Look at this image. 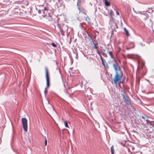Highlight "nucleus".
Masks as SVG:
<instances>
[{
    "instance_id": "obj_33",
    "label": "nucleus",
    "mask_w": 154,
    "mask_h": 154,
    "mask_svg": "<svg viewBox=\"0 0 154 154\" xmlns=\"http://www.w3.org/2000/svg\"><path fill=\"white\" fill-rule=\"evenodd\" d=\"M136 130H137V131H138V129H137V128H136Z\"/></svg>"
},
{
    "instance_id": "obj_14",
    "label": "nucleus",
    "mask_w": 154,
    "mask_h": 154,
    "mask_svg": "<svg viewBox=\"0 0 154 154\" xmlns=\"http://www.w3.org/2000/svg\"><path fill=\"white\" fill-rule=\"evenodd\" d=\"M93 48L95 49L97 53H98L99 52V50L98 49V47H97L95 44H94V45H93Z\"/></svg>"
},
{
    "instance_id": "obj_32",
    "label": "nucleus",
    "mask_w": 154,
    "mask_h": 154,
    "mask_svg": "<svg viewBox=\"0 0 154 154\" xmlns=\"http://www.w3.org/2000/svg\"><path fill=\"white\" fill-rule=\"evenodd\" d=\"M120 143L122 144V145H123V143Z\"/></svg>"
},
{
    "instance_id": "obj_8",
    "label": "nucleus",
    "mask_w": 154,
    "mask_h": 154,
    "mask_svg": "<svg viewBox=\"0 0 154 154\" xmlns=\"http://www.w3.org/2000/svg\"><path fill=\"white\" fill-rule=\"evenodd\" d=\"M46 7L44 6L43 5H37V6H36V9L38 11V13L41 14L42 13V12L44 10V8H45Z\"/></svg>"
},
{
    "instance_id": "obj_5",
    "label": "nucleus",
    "mask_w": 154,
    "mask_h": 154,
    "mask_svg": "<svg viewBox=\"0 0 154 154\" xmlns=\"http://www.w3.org/2000/svg\"><path fill=\"white\" fill-rule=\"evenodd\" d=\"M46 73V78L47 82V87L45 88L44 92L45 94H47V88L49 87L50 85L49 78V77L48 70L47 67L45 68Z\"/></svg>"
},
{
    "instance_id": "obj_1",
    "label": "nucleus",
    "mask_w": 154,
    "mask_h": 154,
    "mask_svg": "<svg viewBox=\"0 0 154 154\" xmlns=\"http://www.w3.org/2000/svg\"><path fill=\"white\" fill-rule=\"evenodd\" d=\"M114 60L116 61V63L113 64V66L116 71V74L115 76L114 81V83L116 84L121 81L122 73L121 70V68L119 65L118 64L116 61L115 59Z\"/></svg>"
},
{
    "instance_id": "obj_24",
    "label": "nucleus",
    "mask_w": 154,
    "mask_h": 154,
    "mask_svg": "<svg viewBox=\"0 0 154 154\" xmlns=\"http://www.w3.org/2000/svg\"><path fill=\"white\" fill-rule=\"evenodd\" d=\"M91 45H92V46L94 45V44H95V43L93 42L92 40L91 41Z\"/></svg>"
},
{
    "instance_id": "obj_31",
    "label": "nucleus",
    "mask_w": 154,
    "mask_h": 154,
    "mask_svg": "<svg viewBox=\"0 0 154 154\" xmlns=\"http://www.w3.org/2000/svg\"><path fill=\"white\" fill-rule=\"evenodd\" d=\"M147 130H148V131H149L150 132H151V131H150L149 129H147Z\"/></svg>"
},
{
    "instance_id": "obj_19",
    "label": "nucleus",
    "mask_w": 154,
    "mask_h": 154,
    "mask_svg": "<svg viewBox=\"0 0 154 154\" xmlns=\"http://www.w3.org/2000/svg\"><path fill=\"white\" fill-rule=\"evenodd\" d=\"M105 67H106L107 68H109L107 64L106 63H104V64L103 65Z\"/></svg>"
},
{
    "instance_id": "obj_20",
    "label": "nucleus",
    "mask_w": 154,
    "mask_h": 154,
    "mask_svg": "<svg viewBox=\"0 0 154 154\" xmlns=\"http://www.w3.org/2000/svg\"><path fill=\"white\" fill-rule=\"evenodd\" d=\"M81 2V0H77V5H80Z\"/></svg>"
},
{
    "instance_id": "obj_17",
    "label": "nucleus",
    "mask_w": 154,
    "mask_h": 154,
    "mask_svg": "<svg viewBox=\"0 0 154 154\" xmlns=\"http://www.w3.org/2000/svg\"><path fill=\"white\" fill-rule=\"evenodd\" d=\"M100 57L101 58V60L102 62L103 65L105 63V60L104 59H102V57L100 56Z\"/></svg>"
},
{
    "instance_id": "obj_29",
    "label": "nucleus",
    "mask_w": 154,
    "mask_h": 154,
    "mask_svg": "<svg viewBox=\"0 0 154 154\" xmlns=\"http://www.w3.org/2000/svg\"><path fill=\"white\" fill-rule=\"evenodd\" d=\"M50 0V1L51 2L52 1H53V2H54L55 0Z\"/></svg>"
},
{
    "instance_id": "obj_9",
    "label": "nucleus",
    "mask_w": 154,
    "mask_h": 154,
    "mask_svg": "<svg viewBox=\"0 0 154 154\" xmlns=\"http://www.w3.org/2000/svg\"><path fill=\"white\" fill-rule=\"evenodd\" d=\"M86 40H88L89 41H91L92 40L91 36L89 35H88V36H86L85 37Z\"/></svg>"
},
{
    "instance_id": "obj_13",
    "label": "nucleus",
    "mask_w": 154,
    "mask_h": 154,
    "mask_svg": "<svg viewBox=\"0 0 154 154\" xmlns=\"http://www.w3.org/2000/svg\"><path fill=\"white\" fill-rule=\"evenodd\" d=\"M111 150L112 154H114V146H112L111 147Z\"/></svg>"
},
{
    "instance_id": "obj_18",
    "label": "nucleus",
    "mask_w": 154,
    "mask_h": 154,
    "mask_svg": "<svg viewBox=\"0 0 154 154\" xmlns=\"http://www.w3.org/2000/svg\"><path fill=\"white\" fill-rule=\"evenodd\" d=\"M64 125H65V127H66L69 128V127L68 125V124H67V122L66 121H64Z\"/></svg>"
},
{
    "instance_id": "obj_7",
    "label": "nucleus",
    "mask_w": 154,
    "mask_h": 154,
    "mask_svg": "<svg viewBox=\"0 0 154 154\" xmlns=\"http://www.w3.org/2000/svg\"><path fill=\"white\" fill-rule=\"evenodd\" d=\"M21 121L24 130L26 131H27V120L25 118H22Z\"/></svg>"
},
{
    "instance_id": "obj_12",
    "label": "nucleus",
    "mask_w": 154,
    "mask_h": 154,
    "mask_svg": "<svg viewBox=\"0 0 154 154\" xmlns=\"http://www.w3.org/2000/svg\"><path fill=\"white\" fill-rule=\"evenodd\" d=\"M124 102H126L128 105H130L131 104L130 102L128 100L127 98L124 100Z\"/></svg>"
},
{
    "instance_id": "obj_23",
    "label": "nucleus",
    "mask_w": 154,
    "mask_h": 154,
    "mask_svg": "<svg viewBox=\"0 0 154 154\" xmlns=\"http://www.w3.org/2000/svg\"><path fill=\"white\" fill-rule=\"evenodd\" d=\"M86 20L88 22L89 21V20H90V18L88 16H87L86 17Z\"/></svg>"
},
{
    "instance_id": "obj_11",
    "label": "nucleus",
    "mask_w": 154,
    "mask_h": 154,
    "mask_svg": "<svg viewBox=\"0 0 154 154\" xmlns=\"http://www.w3.org/2000/svg\"><path fill=\"white\" fill-rule=\"evenodd\" d=\"M107 53L109 54L111 58H113L112 56V51H110L109 50H108L107 51Z\"/></svg>"
},
{
    "instance_id": "obj_4",
    "label": "nucleus",
    "mask_w": 154,
    "mask_h": 154,
    "mask_svg": "<svg viewBox=\"0 0 154 154\" xmlns=\"http://www.w3.org/2000/svg\"><path fill=\"white\" fill-rule=\"evenodd\" d=\"M57 26L60 29V31L62 35H64V33L66 32L68 33V26L65 25L60 24L59 23L57 24Z\"/></svg>"
},
{
    "instance_id": "obj_34",
    "label": "nucleus",
    "mask_w": 154,
    "mask_h": 154,
    "mask_svg": "<svg viewBox=\"0 0 154 154\" xmlns=\"http://www.w3.org/2000/svg\"><path fill=\"white\" fill-rule=\"evenodd\" d=\"M123 146H124V144L122 145Z\"/></svg>"
},
{
    "instance_id": "obj_10",
    "label": "nucleus",
    "mask_w": 154,
    "mask_h": 154,
    "mask_svg": "<svg viewBox=\"0 0 154 154\" xmlns=\"http://www.w3.org/2000/svg\"><path fill=\"white\" fill-rule=\"evenodd\" d=\"M105 1V4L106 6H109L110 5L109 2L107 0H104Z\"/></svg>"
},
{
    "instance_id": "obj_3",
    "label": "nucleus",
    "mask_w": 154,
    "mask_h": 154,
    "mask_svg": "<svg viewBox=\"0 0 154 154\" xmlns=\"http://www.w3.org/2000/svg\"><path fill=\"white\" fill-rule=\"evenodd\" d=\"M137 60L138 67L137 71L141 68L144 65V63L141 57L138 55H135V59Z\"/></svg>"
},
{
    "instance_id": "obj_27",
    "label": "nucleus",
    "mask_w": 154,
    "mask_h": 154,
    "mask_svg": "<svg viewBox=\"0 0 154 154\" xmlns=\"http://www.w3.org/2000/svg\"><path fill=\"white\" fill-rule=\"evenodd\" d=\"M113 11H111V12H110V14L111 15H112V13Z\"/></svg>"
},
{
    "instance_id": "obj_21",
    "label": "nucleus",
    "mask_w": 154,
    "mask_h": 154,
    "mask_svg": "<svg viewBox=\"0 0 154 154\" xmlns=\"http://www.w3.org/2000/svg\"><path fill=\"white\" fill-rule=\"evenodd\" d=\"M51 45L54 47H56L57 46L56 45H55V44H54L53 43H51Z\"/></svg>"
},
{
    "instance_id": "obj_22",
    "label": "nucleus",
    "mask_w": 154,
    "mask_h": 154,
    "mask_svg": "<svg viewBox=\"0 0 154 154\" xmlns=\"http://www.w3.org/2000/svg\"><path fill=\"white\" fill-rule=\"evenodd\" d=\"M47 144V140L45 137V146H46Z\"/></svg>"
},
{
    "instance_id": "obj_28",
    "label": "nucleus",
    "mask_w": 154,
    "mask_h": 154,
    "mask_svg": "<svg viewBox=\"0 0 154 154\" xmlns=\"http://www.w3.org/2000/svg\"><path fill=\"white\" fill-rule=\"evenodd\" d=\"M137 82L139 83V82H140V79H138L137 81Z\"/></svg>"
},
{
    "instance_id": "obj_25",
    "label": "nucleus",
    "mask_w": 154,
    "mask_h": 154,
    "mask_svg": "<svg viewBox=\"0 0 154 154\" xmlns=\"http://www.w3.org/2000/svg\"><path fill=\"white\" fill-rule=\"evenodd\" d=\"M77 7H78V9L79 10H80V5H77Z\"/></svg>"
},
{
    "instance_id": "obj_6",
    "label": "nucleus",
    "mask_w": 154,
    "mask_h": 154,
    "mask_svg": "<svg viewBox=\"0 0 154 154\" xmlns=\"http://www.w3.org/2000/svg\"><path fill=\"white\" fill-rule=\"evenodd\" d=\"M51 10L49 9L48 7H46L44 8V10L41 14L42 16L45 17V16H50V12Z\"/></svg>"
},
{
    "instance_id": "obj_2",
    "label": "nucleus",
    "mask_w": 154,
    "mask_h": 154,
    "mask_svg": "<svg viewBox=\"0 0 154 154\" xmlns=\"http://www.w3.org/2000/svg\"><path fill=\"white\" fill-rule=\"evenodd\" d=\"M146 116H138L137 118V120L135 123L138 124V125H136L137 127H138V130H140L141 129V125H142L144 122L146 121Z\"/></svg>"
},
{
    "instance_id": "obj_30",
    "label": "nucleus",
    "mask_w": 154,
    "mask_h": 154,
    "mask_svg": "<svg viewBox=\"0 0 154 154\" xmlns=\"http://www.w3.org/2000/svg\"><path fill=\"white\" fill-rule=\"evenodd\" d=\"M146 18H146V19H147V18H148V17H147L146 15Z\"/></svg>"
},
{
    "instance_id": "obj_16",
    "label": "nucleus",
    "mask_w": 154,
    "mask_h": 154,
    "mask_svg": "<svg viewBox=\"0 0 154 154\" xmlns=\"http://www.w3.org/2000/svg\"><path fill=\"white\" fill-rule=\"evenodd\" d=\"M124 30L127 36H129V35L128 30L125 28H124Z\"/></svg>"
},
{
    "instance_id": "obj_26",
    "label": "nucleus",
    "mask_w": 154,
    "mask_h": 154,
    "mask_svg": "<svg viewBox=\"0 0 154 154\" xmlns=\"http://www.w3.org/2000/svg\"><path fill=\"white\" fill-rule=\"evenodd\" d=\"M116 13L117 15H119V13L117 11H116Z\"/></svg>"
},
{
    "instance_id": "obj_35",
    "label": "nucleus",
    "mask_w": 154,
    "mask_h": 154,
    "mask_svg": "<svg viewBox=\"0 0 154 154\" xmlns=\"http://www.w3.org/2000/svg\"><path fill=\"white\" fill-rule=\"evenodd\" d=\"M73 1H75V0H73Z\"/></svg>"
},
{
    "instance_id": "obj_15",
    "label": "nucleus",
    "mask_w": 154,
    "mask_h": 154,
    "mask_svg": "<svg viewBox=\"0 0 154 154\" xmlns=\"http://www.w3.org/2000/svg\"><path fill=\"white\" fill-rule=\"evenodd\" d=\"M122 95L124 100L125 99L127 98L126 94L125 92H124L123 94H122Z\"/></svg>"
}]
</instances>
